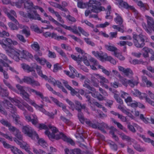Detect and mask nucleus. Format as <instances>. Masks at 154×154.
Returning a JSON list of instances; mask_svg holds the SVG:
<instances>
[{"mask_svg": "<svg viewBox=\"0 0 154 154\" xmlns=\"http://www.w3.org/2000/svg\"><path fill=\"white\" fill-rule=\"evenodd\" d=\"M101 5L99 2L97 1L90 0L88 3V9L85 11V15L86 17L88 16L91 12L97 13L99 12L104 10L105 8L101 6Z\"/></svg>", "mask_w": 154, "mask_h": 154, "instance_id": "f257e3e1", "label": "nucleus"}, {"mask_svg": "<svg viewBox=\"0 0 154 154\" xmlns=\"http://www.w3.org/2000/svg\"><path fill=\"white\" fill-rule=\"evenodd\" d=\"M133 42L134 45L137 48H142L145 45V41L147 42V38L142 34L139 35L134 34Z\"/></svg>", "mask_w": 154, "mask_h": 154, "instance_id": "f03ea898", "label": "nucleus"}, {"mask_svg": "<svg viewBox=\"0 0 154 154\" xmlns=\"http://www.w3.org/2000/svg\"><path fill=\"white\" fill-rule=\"evenodd\" d=\"M22 131L25 134H26L32 139H34L35 137L37 139L38 138V134L29 126H23L22 128Z\"/></svg>", "mask_w": 154, "mask_h": 154, "instance_id": "7ed1b4c3", "label": "nucleus"}, {"mask_svg": "<svg viewBox=\"0 0 154 154\" xmlns=\"http://www.w3.org/2000/svg\"><path fill=\"white\" fill-rule=\"evenodd\" d=\"M39 7L38 6H32V10L30 11V13L28 14L29 18L30 20H41V17L40 15L37 12L36 9H39Z\"/></svg>", "mask_w": 154, "mask_h": 154, "instance_id": "20e7f679", "label": "nucleus"}, {"mask_svg": "<svg viewBox=\"0 0 154 154\" xmlns=\"http://www.w3.org/2000/svg\"><path fill=\"white\" fill-rule=\"evenodd\" d=\"M12 42V40L9 38H5L2 40L0 39V44L6 51L10 48H11L10 45H11Z\"/></svg>", "mask_w": 154, "mask_h": 154, "instance_id": "39448f33", "label": "nucleus"}, {"mask_svg": "<svg viewBox=\"0 0 154 154\" xmlns=\"http://www.w3.org/2000/svg\"><path fill=\"white\" fill-rule=\"evenodd\" d=\"M35 54L34 55L35 59L41 64L44 65L46 62V60L44 58L40 57L42 55V53L40 49L35 51Z\"/></svg>", "mask_w": 154, "mask_h": 154, "instance_id": "423d86ee", "label": "nucleus"}, {"mask_svg": "<svg viewBox=\"0 0 154 154\" xmlns=\"http://www.w3.org/2000/svg\"><path fill=\"white\" fill-rule=\"evenodd\" d=\"M6 52L10 53V56L14 60L17 61H19L20 52H19V50H16L11 48H10Z\"/></svg>", "mask_w": 154, "mask_h": 154, "instance_id": "0eeeda50", "label": "nucleus"}, {"mask_svg": "<svg viewBox=\"0 0 154 154\" xmlns=\"http://www.w3.org/2000/svg\"><path fill=\"white\" fill-rule=\"evenodd\" d=\"M48 127L52 131V133L51 134L49 131L46 130L45 131V133L48 135V137L50 139L52 137L54 136V133H57L58 131V130L56 127L53 126L51 125H48Z\"/></svg>", "mask_w": 154, "mask_h": 154, "instance_id": "6e6552de", "label": "nucleus"}, {"mask_svg": "<svg viewBox=\"0 0 154 154\" xmlns=\"http://www.w3.org/2000/svg\"><path fill=\"white\" fill-rule=\"evenodd\" d=\"M118 1L119 5L121 7L127 9H130L135 11V9L133 6L129 5L127 2L122 0H119Z\"/></svg>", "mask_w": 154, "mask_h": 154, "instance_id": "1a4fd4ad", "label": "nucleus"}, {"mask_svg": "<svg viewBox=\"0 0 154 154\" xmlns=\"http://www.w3.org/2000/svg\"><path fill=\"white\" fill-rule=\"evenodd\" d=\"M118 68L119 71L123 72L127 76H128L130 74L132 75L133 74L132 71L129 68L125 69L121 66H119Z\"/></svg>", "mask_w": 154, "mask_h": 154, "instance_id": "9d476101", "label": "nucleus"}, {"mask_svg": "<svg viewBox=\"0 0 154 154\" xmlns=\"http://www.w3.org/2000/svg\"><path fill=\"white\" fill-rule=\"evenodd\" d=\"M97 126L98 129L100 130L104 133H106V131L104 129V128H109L107 125L104 122L101 123H97Z\"/></svg>", "mask_w": 154, "mask_h": 154, "instance_id": "9b49d317", "label": "nucleus"}, {"mask_svg": "<svg viewBox=\"0 0 154 154\" xmlns=\"http://www.w3.org/2000/svg\"><path fill=\"white\" fill-rule=\"evenodd\" d=\"M24 8L27 9L29 11H31L32 9L33 6V3L32 2L30 1H26L24 0Z\"/></svg>", "mask_w": 154, "mask_h": 154, "instance_id": "f8f14e48", "label": "nucleus"}, {"mask_svg": "<svg viewBox=\"0 0 154 154\" xmlns=\"http://www.w3.org/2000/svg\"><path fill=\"white\" fill-rule=\"evenodd\" d=\"M33 79L28 76H24L23 78L21 80L19 79L20 80L19 82L20 84H22L23 82L26 83L30 85L31 84V82Z\"/></svg>", "mask_w": 154, "mask_h": 154, "instance_id": "ddd939ff", "label": "nucleus"}, {"mask_svg": "<svg viewBox=\"0 0 154 154\" xmlns=\"http://www.w3.org/2000/svg\"><path fill=\"white\" fill-rule=\"evenodd\" d=\"M147 18V23L149 27L153 31L154 30V21L151 17L148 16Z\"/></svg>", "mask_w": 154, "mask_h": 154, "instance_id": "4468645a", "label": "nucleus"}, {"mask_svg": "<svg viewBox=\"0 0 154 154\" xmlns=\"http://www.w3.org/2000/svg\"><path fill=\"white\" fill-rule=\"evenodd\" d=\"M49 3L52 6L58 8L59 9H60L62 11H64L65 12H66L68 11V10L66 8L64 7H62L61 5H60L56 3H54L52 2H49Z\"/></svg>", "mask_w": 154, "mask_h": 154, "instance_id": "2eb2a0df", "label": "nucleus"}, {"mask_svg": "<svg viewBox=\"0 0 154 154\" xmlns=\"http://www.w3.org/2000/svg\"><path fill=\"white\" fill-rule=\"evenodd\" d=\"M110 45V43H109V45H105L104 46L105 48L108 51L114 52V53L117 51L118 49L116 47Z\"/></svg>", "mask_w": 154, "mask_h": 154, "instance_id": "dca6fc26", "label": "nucleus"}, {"mask_svg": "<svg viewBox=\"0 0 154 154\" xmlns=\"http://www.w3.org/2000/svg\"><path fill=\"white\" fill-rule=\"evenodd\" d=\"M21 67L24 70H27L28 72H32L34 71V68L31 67L29 65L25 63H22L21 64Z\"/></svg>", "mask_w": 154, "mask_h": 154, "instance_id": "f3484780", "label": "nucleus"}, {"mask_svg": "<svg viewBox=\"0 0 154 154\" xmlns=\"http://www.w3.org/2000/svg\"><path fill=\"white\" fill-rule=\"evenodd\" d=\"M92 53L96 57H99L101 61H103L104 60V54L102 52L100 53L97 51L95 52L94 51H92Z\"/></svg>", "mask_w": 154, "mask_h": 154, "instance_id": "a211bd4d", "label": "nucleus"}, {"mask_svg": "<svg viewBox=\"0 0 154 154\" xmlns=\"http://www.w3.org/2000/svg\"><path fill=\"white\" fill-rule=\"evenodd\" d=\"M19 52H20L19 60L20 58L26 59L27 57V55L29 54L28 52L24 50L22 51L19 50Z\"/></svg>", "mask_w": 154, "mask_h": 154, "instance_id": "6ab92c4d", "label": "nucleus"}, {"mask_svg": "<svg viewBox=\"0 0 154 154\" xmlns=\"http://www.w3.org/2000/svg\"><path fill=\"white\" fill-rule=\"evenodd\" d=\"M112 120L114 124L116 125L117 127L123 130V131L125 132H127V131L126 129L119 122H117L115 119H112Z\"/></svg>", "mask_w": 154, "mask_h": 154, "instance_id": "aec40b11", "label": "nucleus"}, {"mask_svg": "<svg viewBox=\"0 0 154 154\" xmlns=\"http://www.w3.org/2000/svg\"><path fill=\"white\" fill-rule=\"evenodd\" d=\"M104 60L105 61H109L110 62L113 64H115L116 63V60L113 59L111 56H107L106 53L104 54Z\"/></svg>", "mask_w": 154, "mask_h": 154, "instance_id": "412c9836", "label": "nucleus"}, {"mask_svg": "<svg viewBox=\"0 0 154 154\" xmlns=\"http://www.w3.org/2000/svg\"><path fill=\"white\" fill-rule=\"evenodd\" d=\"M16 87L18 90L17 91L19 92L18 94H20L25 91V89L26 87L25 86H22L19 84H17L16 85Z\"/></svg>", "mask_w": 154, "mask_h": 154, "instance_id": "4be33fe9", "label": "nucleus"}, {"mask_svg": "<svg viewBox=\"0 0 154 154\" xmlns=\"http://www.w3.org/2000/svg\"><path fill=\"white\" fill-rule=\"evenodd\" d=\"M114 20L116 23L119 24L121 27H123L122 25L123 23V20L122 17L119 15H118L115 18Z\"/></svg>", "mask_w": 154, "mask_h": 154, "instance_id": "5701e85b", "label": "nucleus"}, {"mask_svg": "<svg viewBox=\"0 0 154 154\" xmlns=\"http://www.w3.org/2000/svg\"><path fill=\"white\" fill-rule=\"evenodd\" d=\"M138 82L135 80L132 79L128 80V84L131 87L133 88L135 85H137Z\"/></svg>", "mask_w": 154, "mask_h": 154, "instance_id": "b1692460", "label": "nucleus"}, {"mask_svg": "<svg viewBox=\"0 0 154 154\" xmlns=\"http://www.w3.org/2000/svg\"><path fill=\"white\" fill-rule=\"evenodd\" d=\"M55 133H54V136L52 137L51 139H56L58 140L61 138L63 140V137L66 136L62 133H60L59 134L55 135Z\"/></svg>", "mask_w": 154, "mask_h": 154, "instance_id": "393cba45", "label": "nucleus"}, {"mask_svg": "<svg viewBox=\"0 0 154 154\" xmlns=\"http://www.w3.org/2000/svg\"><path fill=\"white\" fill-rule=\"evenodd\" d=\"M78 114V118L80 121V122L82 123H83L84 122L85 119L83 116V114L82 112L81 111H80L79 109Z\"/></svg>", "mask_w": 154, "mask_h": 154, "instance_id": "a878e982", "label": "nucleus"}, {"mask_svg": "<svg viewBox=\"0 0 154 154\" xmlns=\"http://www.w3.org/2000/svg\"><path fill=\"white\" fill-rule=\"evenodd\" d=\"M14 119L16 125L20 124L21 125V122L19 120L20 117L18 115H16L15 113H14L12 116Z\"/></svg>", "mask_w": 154, "mask_h": 154, "instance_id": "bb28decb", "label": "nucleus"}, {"mask_svg": "<svg viewBox=\"0 0 154 154\" xmlns=\"http://www.w3.org/2000/svg\"><path fill=\"white\" fill-rule=\"evenodd\" d=\"M22 96L23 98L27 102L29 101V95L26 91L20 94Z\"/></svg>", "mask_w": 154, "mask_h": 154, "instance_id": "cd10ccee", "label": "nucleus"}, {"mask_svg": "<svg viewBox=\"0 0 154 154\" xmlns=\"http://www.w3.org/2000/svg\"><path fill=\"white\" fill-rule=\"evenodd\" d=\"M31 47L35 51L40 49V46L38 42H34L33 44L31 45Z\"/></svg>", "mask_w": 154, "mask_h": 154, "instance_id": "c85d7f7f", "label": "nucleus"}, {"mask_svg": "<svg viewBox=\"0 0 154 154\" xmlns=\"http://www.w3.org/2000/svg\"><path fill=\"white\" fill-rule=\"evenodd\" d=\"M119 81L120 82H121L122 84L127 87L128 86V80H127L126 79L123 78L121 76V77L119 78Z\"/></svg>", "mask_w": 154, "mask_h": 154, "instance_id": "c756f323", "label": "nucleus"}, {"mask_svg": "<svg viewBox=\"0 0 154 154\" xmlns=\"http://www.w3.org/2000/svg\"><path fill=\"white\" fill-rule=\"evenodd\" d=\"M98 67L99 69H101L102 72L106 75L107 76H109L110 75V72H109L105 69L103 66L99 65L98 66Z\"/></svg>", "mask_w": 154, "mask_h": 154, "instance_id": "7c9ffc66", "label": "nucleus"}, {"mask_svg": "<svg viewBox=\"0 0 154 154\" xmlns=\"http://www.w3.org/2000/svg\"><path fill=\"white\" fill-rule=\"evenodd\" d=\"M120 137L123 140H125L127 141H131V138L128 136L126 135L123 133L119 134Z\"/></svg>", "mask_w": 154, "mask_h": 154, "instance_id": "2f4dec72", "label": "nucleus"}, {"mask_svg": "<svg viewBox=\"0 0 154 154\" xmlns=\"http://www.w3.org/2000/svg\"><path fill=\"white\" fill-rule=\"evenodd\" d=\"M8 25L10 28L12 30H17L18 29V27L16 24H15L9 22L8 23Z\"/></svg>", "mask_w": 154, "mask_h": 154, "instance_id": "473e14b6", "label": "nucleus"}, {"mask_svg": "<svg viewBox=\"0 0 154 154\" xmlns=\"http://www.w3.org/2000/svg\"><path fill=\"white\" fill-rule=\"evenodd\" d=\"M114 55L116 57L119 58L121 60H123L125 59L124 57L121 54L118 52V51L114 53Z\"/></svg>", "mask_w": 154, "mask_h": 154, "instance_id": "72a5a7b5", "label": "nucleus"}, {"mask_svg": "<svg viewBox=\"0 0 154 154\" xmlns=\"http://www.w3.org/2000/svg\"><path fill=\"white\" fill-rule=\"evenodd\" d=\"M15 136L17 137L19 140H22L23 137L22 135L21 134V132L18 129L16 131V133L14 134Z\"/></svg>", "mask_w": 154, "mask_h": 154, "instance_id": "f704fd0d", "label": "nucleus"}, {"mask_svg": "<svg viewBox=\"0 0 154 154\" xmlns=\"http://www.w3.org/2000/svg\"><path fill=\"white\" fill-rule=\"evenodd\" d=\"M137 5L139 6H140L141 8H143V10L144 11L145 10H149V8H147V7H148V6H146V5H144L141 1H139L138 2Z\"/></svg>", "mask_w": 154, "mask_h": 154, "instance_id": "c9c22d12", "label": "nucleus"}, {"mask_svg": "<svg viewBox=\"0 0 154 154\" xmlns=\"http://www.w3.org/2000/svg\"><path fill=\"white\" fill-rule=\"evenodd\" d=\"M133 146L135 149L138 151L140 152L144 151L143 149L141 148L139 144L136 143L134 144Z\"/></svg>", "mask_w": 154, "mask_h": 154, "instance_id": "e433bc0d", "label": "nucleus"}, {"mask_svg": "<svg viewBox=\"0 0 154 154\" xmlns=\"http://www.w3.org/2000/svg\"><path fill=\"white\" fill-rule=\"evenodd\" d=\"M9 99L13 103H15V105L19 107L20 105V101L16 99L15 98H12L11 97H9Z\"/></svg>", "mask_w": 154, "mask_h": 154, "instance_id": "4c0bfd02", "label": "nucleus"}, {"mask_svg": "<svg viewBox=\"0 0 154 154\" xmlns=\"http://www.w3.org/2000/svg\"><path fill=\"white\" fill-rule=\"evenodd\" d=\"M63 140L67 143H69L71 145L73 146L75 145L73 141L71 139L68 138L66 136L63 137Z\"/></svg>", "mask_w": 154, "mask_h": 154, "instance_id": "58836bf2", "label": "nucleus"}, {"mask_svg": "<svg viewBox=\"0 0 154 154\" xmlns=\"http://www.w3.org/2000/svg\"><path fill=\"white\" fill-rule=\"evenodd\" d=\"M38 143L44 148L46 147L48 145L45 141L42 139H39L38 140Z\"/></svg>", "mask_w": 154, "mask_h": 154, "instance_id": "ea45409f", "label": "nucleus"}, {"mask_svg": "<svg viewBox=\"0 0 154 154\" xmlns=\"http://www.w3.org/2000/svg\"><path fill=\"white\" fill-rule=\"evenodd\" d=\"M7 16L8 18L13 22L15 23L16 24H19V22L17 20L9 13H8Z\"/></svg>", "mask_w": 154, "mask_h": 154, "instance_id": "a19ab883", "label": "nucleus"}, {"mask_svg": "<svg viewBox=\"0 0 154 154\" xmlns=\"http://www.w3.org/2000/svg\"><path fill=\"white\" fill-rule=\"evenodd\" d=\"M88 4L87 3H83V2L82 1H79L78 2V6L81 8H85L87 7Z\"/></svg>", "mask_w": 154, "mask_h": 154, "instance_id": "79ce46f5", "label": "nucleus"}, {"mask_svg": "<svg viewBox=\"0 0 154 154\" xmlns=\"http://www.w3.org/2000/svg\"><path fill=\"white\" fill-rule=\"evenodd\" d=\"M56 50H57V52L59 53L60 55L64 57L66 59H67V58L65 53L61 49L57 48V47L56 48Z\"/></svg>", "mask_w": 154, "mask_h": 154, "instance_id": "37998d69", "label": "nucleus"}, {"mask_svg": "<svg viewBox=\"0 0 154 154\" xmlns=\"http://www.w3.org/2000/svg\"><path fill=\"white\" fill-rule=\"evenodd\" d=\"M16 36L18 39L22 42L25 43L26 42V40L25 39L24 36L22 35L18 34Z\"/></svg>", "mask_w": 154, "mask_h": 154, "instance_id": "c03bdc74", "label": "nucleus"}, {"mask_svg": "<svg viewBox=\"0 0 154 154\" xmlns=\"http://www.w3.org/2000/svg\"><path fill=\"white\" fill-rule=\"evenodd\" d=\"M130 62L131 64L134 65H136L137 64H139L141 63H143V61L142 60H138L137 59H134L132 61H130Z\"/></svg>", "mask_w": 154, "mask_h": 154, "instance_id": "a18cd8bd", "label": "nucleus"}, {"mask_svg": "<svg viewBox=\"0 0 154 154\" xmlns=\"http://www.w3.org/2000/svg\"><path fill=\"white\" fill-rule=\"evenodd\" d=\"M0 57L2 58L3 60H4L8 63H12L11 61L8 60L7 57L4 54L0 53Z\"/></svg>", "mask_w": 154, "mask_h": 154, "instance_id": "49530a36", "label": "nucleus"}, {"mask_svg": "<svg viewBox=\"0 0 154 154\" xmlns=\"http://www.w3.org/2000/svg\"><path fill=\"white\" fill-rule=\"evenodd\" d=\"M0 122L4 125L8 127L11 124L8 121L5 120L4 119H2L0 121Z\"/></svg>", "mask_w": 154, "mask_h": 154, "instance_id": "de8ad7c7", "label": "nucleus"}, {"mask_svg": "<svg viewBox=\"0 0 154 154\" xmlns=\"http://www.w3.org/2000/svg\"><path fill=\"white\" fill-rule=\"evenodd\" d=\"M85 122L86 124L88 125L89 126L93 128H98L97 124L96 125L95 124H93L90 121H87Z\"/></svg>", "mask_w": 154, "mask_h": 154, "instance_id": "09e8293b", "label": "nucleus"}, {"mask_svg": "<svg viewBox=\"0 0 154 154\" xmlns=\"http://www.w3.org/2000/svg\"><path fill=\"white\" fill-rule=\"evenodd\" d=\"M66 101L70 106V108L73 110L75 107L74 104L68 99H66Z\"/></svg>", "mask_w": 154, "mask_h": 154, "instance_id": "8fccbe9b", "label": "nucleus"}, {"mask_svg": "<svg viewBox=\"0 0 154 154\" xmlns=\"http://www.w3.org/2000/svg\"><path fill=\"white\" fill-rule=\"evenodd\" d=\"M24 0H18L17 2L15 3L16 6L18 8L21 7L22 4L24 3Z\"/></svg>", "mask_w": 154, "mask_h": 154, "instance_id": "3c124183", "label": "nucleus"}, {"mask_svg": "<svg viewBox=\"0 0 154 154\" xmlns=\"http://www.w3.org/2000/svg\"><path fill=\"white\" fill-rule=\"evenodd\" d=\"M11 151L15 154H17V153L18 154L19 151H20V149H18L17 147L14 146H11Z\"/></svg>", "mask_w": 154, "mask_h": 154, "instance_id": "603ef678", "label": "nucleus"}, {"mask_svg": "<svg viewBox=\"0 0 154 154\" xmlns=\"http://www.w3.org/2000/svg\"><path fill=\"white\" fill-rule=\"evenodd\" d=\"M127 127L129 130L132 132L135 133L136 132V130L134 126L131 125L130 123L128 124Z\"/></svg>", "mask_w": 154, "mask_h": 154, "instance_id": "864d4df0", "label": "nucleus"}, {"mask_svg": "<svg viewBox=\"0 0 154 154\" xmlns=\"http://www.w3.org/2000/svg\"><path fill=\"white\" fill-rule=\"evenodd\" d=\"M70 91L71 94L72 96L76 95L78 94V92L75 91L74 89L72 88L71 86L69 87V88L68 89Z\"/></svg>", "mask_w": 154, "mask_h": 154, "instance_id": "5fc2aeb1", "label": "nucleus"}, {"mask_svg": "<svg viewBox=\"0 0 154 154\" xmlns=\"http://www.w3.org/2000/svg\"><path fill=\"white\" fill-rule=\"evenodd\" d=\"M84 40L86 42L88 45H90L92 46H95V44L93 42L90 41L89 38H84Z\"/></svg>", "mask_w": 154, "mask_h": 154, "instance_id": "6e6d98bb", "label": "nucleus"}, {"mask_svg": "<svg viewBox=\"0 0 154 154\" xmlns=\"http://www.w3.org/2000/svg\"><path fill=\"white\" fill-rule=\"evenodd\" d=\"M112 27L114 29H117L119 31H120L122 33L124 32V30L122 29V27H119L118 26L113 25L112 26Z\"/></svg>", "mask_w": 154, "mask_h": 154, "instance_id": "4d7b16f0", "label": "nucleus"}, {"mask_svg": "<svg viewBox=\"0 0 154 154\" xmlns=\"http://www.w3.org/2000/svg\"><path fill=\"white\" fill-rule=\"evenodd\" d=\"M83 86L91 90L92 91H95V89L94 88L90 86V85L88 84H87L85 82L84 84L83 85Z\"/></svg>", "mask_w": 154, "mask_h": 154, "instance_id": "13d9d810", "label": "nucleus"}, {"mask_svg": "<svg viewBox=\"0 0 154 154\" xmlns=\"http://www.w3.org/2000/svg\"><path fill=\"white\" fill-rule=\"evenodd\" d=\"M140 136L146 142L148 143H151L152 140L149 138H146L144 135H140Z\"/></svg>", "mask_w": 154, "mask_h": 154, "instance_id": "bf43d9fd", "label": "nucleus"}, {"mask_svg": "<svg viewBox=\"0 0 154 154\" xmlns=\"http://www.w3.org/2000/svg\"><path fill=\"white\" fill-rule=\"evenodd\" d=\"M36 127L40 129H46L48 128V126L44 124H39Z\"/></svg>", "mask_w": 154, "mask_h": 154, "instance_id": "052dcab7", "label": "nucleus"}, {"mask_svg": "<svg viewBox=\"0 0 154 154\" xmlns=\"http://www.w3.org/2000/svg\"><path fill=\"white\" fill-rule=\"evenodd\" d=\"M75 103L76 106V110L79 111V109L80 111H81V109H80V108L82 106L81 103L79 102L77 100L75 101Z\"/></svg>", "mask_w": 154, "mask_h": 154, "instance_id": "680f3d73", "label": "nucleus"}, {"mask_svg": "<svg viewBox=\"0 0 154 154\" xmlns=\"http://www.w3.org/2000/svg\"><path fill=\"white\" fill-rule=\"evenodd\" d=\"M109 129H110V131L109 132V133L112 134V136L115 135L114 132L117 131V129L113 126H111Z\"/></svg>", "mask_w": 154, "mask_h": 154, "instance_id": "e2e57ef3", "label": "nucleus"}, {"mask_svg": "<svg viewBox=\"0 0 154 154\" xmlns=\"http://www.w3.org/2000/svg\"><path fill=\"white\" fill-rule=\"evenodd\" d=\"M142 25L144 29L146 31V32L150 34L152 33V31L151 29H149V27H147L146 24L145 23H143Z\"/></svg>", "mask_w": 154, "mask_h": 154, "instance_id": "0e129e2a", "label": "nucleus"}, {"mask_svg": "<svg viewBox=\"0 0 154 154\" xmlns=\"http://www.w3.org/2000/svg\"><path fill=\"white\" fill-rule=\"evenodd\" d=\"M132 94L136 96H138L139 95H140L141 93L137 89H134V91H132Z\"/></svg>", "mask_w": 154, "mask_h": 154, "instance_id": "69168bd1", "label": "nucleus"}, {"mask_svg": "<svg viewBox=\"0 0 154 154\" xmlns=\"http://www.w3.org/2000/svg\"><path fill=\"white\" fill-rule=\"evenodd\" d=\"M41 68V66L36 65V69L38 73L40 76L43 74Z\"/></svg>", "mask_w": 154, "mask_h": 154, "instance_id": "338daca9", "label": "nucleus"}, {"mask_svg": "<svg viewBox=\"0 0 154 154\" xmlns=\"http://www.w3.org/2000/svg\"><path fill=\"white\" fill-rule=\"evenodd\" d=\"M8 127L9 131L13 132L15 131L16 132L18 130V129L15 127L12 126L11 124H10Z\"/></svg>", "mask_w": 154, "mask_h": 154, "instance_id": "774afa93", "label": "nucleus"}]
</instances>
